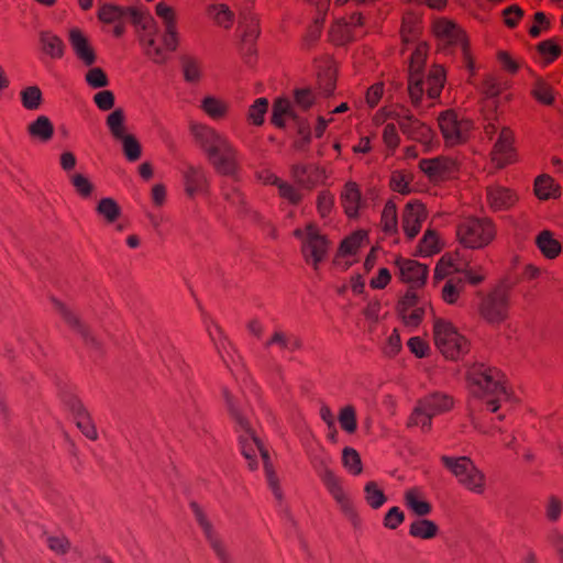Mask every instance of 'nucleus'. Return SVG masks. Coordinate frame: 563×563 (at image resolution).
<instances>
[{"mask_svg": "<svg viewBox=\"0 0 563 563\" xmlns=\"http://www.w3.org/2000/svg\"><path fill=\"white\" fill-rule=\"evenodd\" d=\"M223 396L228 409L236 422L241 453L247 461L249 468L251 471L257 470V456L260 455L263 461L267 485L274 497L280 501L283 499V489L278 475L271 462L268 451L263 446L251 426L245 406L238 396L233 395L228 389L223 390Z\"/></svg>", "mask_w": 563, "mask_h": 563, "instance_id": "nucleus-1", "label": "nucleus"}, {"mask_svg": "<svg viewBox=\"0 0 563 563\" xmlns=\"http://www.w3.org/2000/svg\"><path fill=\"white\" fill-rule=\"evenodd\" d=\"M190 133L218 174L233 177L239 173L240 152L225 134L202 123L190 124Z\"/></svg>", "mask_w": 563, "mask_h": 563, "instance_id": "nucleus-2", "label": "nucleus"}, {"mask_svg": "<svg viewBox=\"0 0 563 563\" xmlns=\"http://www.w3.org/2000/svg\"><path fill=\"white\" fill-rule=\"evenodd\" d=\"M155 13L162 20L164 26L162 45L156 41L157 26L154 20L153 24H150L140 35V44L147 58L155 64H164L168 59V53L175 52L179 45L177 14L175 9L165 2L156 4Z\"/></svg>", "mask_w": 563, "mask_h": 563, "instance_id": "nucleus-3", "label": "nucleus"}, {"mask_svg": "<svg viewBox=\"0 0 563 563\" xmlns=\"http://www.w3.org/2000/svg\"><path fill=\"white\" fill-rule=\"evenodd\" d=\"M428 55V45L420 42L411 53L409 62L408 91L411 102L419 106L422 96L426 93L429 99H437L445 84V71L442 66H433L426 78L421 70Z\"/></svg>", "mask_w": 563, "mask_h": 563, "instance_id": "nucleus-4", "label": "nucleus"}, {"mask_svg": "<svg viewBox=\"0 0 563 563\" xmlns=\"http://www.w3.org/2000/svg\"><path fill=\"white\" fill-rule=\"evenodd\" d=\"M468 379L472 394L483 400L488 411H497L509 400L506 377L498 368L484 364L475 365L468 372Z\"/></svg>", "mask_w": 563, "mask_h": 563, "instance_id": "nucleus-5", "label": "nucleus"}, {"mask_svg": "<svg viewBox=\"0 0 563 563\" xmlns=\"http://www.w3.org/2000/svg\"><path fill=\"white\" fill-rule=\"evenodd\" d=\"M313 467L327 492L333 498L343 516L354 528L360 527L362 522L361 517L358 516L350 494L344 487L343 478L336 475L323 460L318 463H313Z\"/></svg>", "mask_w": 563, "mask_h": 563, "instance_id": "nucleus-6", "label": "nucleus"}, {"mask_svg": "<svg viewBox=\"0 0 563 563\" xmlns=\"http://www.w3.org/2000/svg\"><path fill=\"white\" fill-rule=\"evenodd\" d=\"M98 19L104 24L113 25L112 34L115 37L123 36L128 23L142 30H146L150 24H153V18L146 11L111 3H104L99 8Z\"/></svg>", "mask_w": 563, "mask_h": 563, "instance_id": "nucleus-7", "label": "nucleus"}, {"mask_svg": "<svg viewBox=\"0 0 563 563\" xmlns=\"http://www.w3.org/2000/svg\"><path fill=\"white\" fill-rule=\"evenodd\" d=\"M441 462L466 490L476 495H483L486 492V475L471 457L442 455Z\"/></svg>", "mask_w": 563, "mask_h": 563, "instance_id": "nucleus-8", "label": "nucleus"}, {"mask_svg": "<svg viewBox=\"0 0 563 563\" xmlns=\"http://www.w3.org/2000/svg\"><path fill=\"white\" fill-rule=\"evenodd\" d=\"M497 228L488 217H468L463 219L456 228L459 242L473 250L489 245L496 238Z\"/></svg>", "mask_w": 563, "mask_h": 563, "instance_id": "nucleus-9", "label": "nucleus"}, {"mask_svg": "<svg viewBox=\"0 0 563 563\" xmlns=\"http://www.w3.org/2000/svg\"><path fill=\"white\" fill-rule=\"evenodd\" d=\"M294 235L301 242L300 251L306 264L318 271L331 246L328 238L313 223L307 224L303 229H296Z\"/></svg>", "mask_w": 563, "mask_h": 563, "instance_id": "nucleus-10", "label": "nucleus"}, {"mask_svg": "<svg viewBox=\"0 0 563 563\" xmlns=\"http://www.w3.org/2000/svg\"><path fill=\"white\" fill-rule=\"evenodd\" d=\"M433 339L440 352L450 360H459L470 350L468 340L449 321L435 319Z\"/></svg>", "mask_w": 563, "mask_h": 563, "instance_id": "nucleus-11", "label": "nucleus"}, {"mask_svg": "<svg viewBox=\"0 0 563 563\" xmlns=\"http://www.w3.org/2000/svg\"><path fill=\"white\" fill-rule=\"evenodd\" d=\"M433 32L443 48L460 49L465 67L470 71L474 70V60L470 52L468 42L460 26L451 20L441 18L434 21Z\"/></svg>", "mask_w": 563, "mask_h": 563, "instance_id": "nucleus-12", "label": "nucleus"}, {"mask_svg": "<svg viewBox=\"0 0 563 563\" xmlns=\"http://www.w3.org/2000/svg\"><path fill=\"white\" fill-rule=\"evenodd\" d=\"M452 407L453 399L449 395L442 393L430 394L419 400L410 416L409 424L429 431L432 418L451 410Z\"/></svg>", "mask_w": 563, "mask_h": 563, "instance_id": "nucleus-13", "label": "nucleus"}, {"mask_svg": "<svg viewBox=\"0 0 563 563\" xmlns=\"http://www.w3.org/2000/svg\"><path fill=\"white\" fill-rule=\"evenodd\" d=\"M510 308V289L500 284L492 289L481 301L479 314L492 324H499L508 318Z\"/></svg>", "mask_w": 563, "mask_h": 563, "instance_id": "nucleus-14", "label": "nucleus"}, {"mask_svg": "<svg viewBox=\"0 0 563 563\" xmlns=\"http://www.w3.org/2000/svg\"><path fill=\"white\" fill-rule=\"evenodd\" d=\"M438 124L445 144L450 146L467 141L473 130V121L452 109L440 113Z\"/></svg>", "mask_w": 563, "mask_h": 563, "instance_id": "nucleus-15", "label": "nucleus"}, {"mask_svg": "<svg viewBox=\"0 0 563 563\" xmlns=\"http://www.w3.org/2000/svg\"><path fill=\"white\" fill-rule=\"evenodd\" d=\"M190 508L206 541L220 563H231V556L223 538L213 527L203 509L196 503H191Z\"/></svg>", "mask_w": 563, "mask_h": 563, "instance_id": "nucleus-16", "label": "nucleus"}, {"mask_svg": "<svg viewBox=\"0 0 563 563\" xmlns=\"http://www.w3.org/2000/svg\"><path fill=\"white\" fill-rule=\"evenodd\" d=\"M62 400L71 411L76 426L81 433L87 439L96 441L98 439L96 424L81 400L70 391L63 393Z\"/></svg>", "mask_w": 563, "mask_h": 563, "instance_id": "nucleus-17", "label": "nucleus"}, {"mask_svg": "<svg viewBox=\"0 0 563 563\" xmlns=\"http://www.w3.org/2000/svg\"><path fill=\"white\" fill-rule=\"evenodd\" d=\"M395 120L407 137L423 144L432 141L433 131L431 128L410 114L408 110H401V112L396 113Z\"/></svg>", "mask_w": 563, "mask_h": 563, "instance_id": "nucleus-18", "label": "nucleus"}, {"mask_svg": "<svg viewBox=\"0 0 563 563\" xmlns=\"http://www.w3.org/2000/svg\"><path fill=\"white\" fill-rule=\"evenodd\" d=\"M419 168L431 181H442L454 175L456 162L446 156L423 158L419 162Z\"/></svg>", "mask_w": 563, "mask_h": 563, "instance_id": "nucleus-19", "label": "nucleus"}, {"mask_svg": "<svg viewBox=\"0 0 563 563\" xmlns=\"http://www.w3.org/2000/svg\"><path fill=\"white\" fill-rule=\"evenodd\" d=\"M518 194L499 184L486 188V203L493 212L508 211L518 202Z\"/></svg>", "mask_w": 563, "mask_h": 563, "instance_id": "nucleus-20", "label": "nucleus"}, {"mask_svg": "<svg viewBox=\"0 0 563 563\" xmlns=\"http://www.w3.org/2000/svg\"><path fill=\"white\" fill-rule=\"evenodd\" d=\"M184 188L189 198L208 195L210 184L202 166L188 165L183 170Z\"/></svg>", "mask_w": 563, "mask_h": 563, "instance_id": "nucleus-21", "label": "nucleus"}, {"mask_svg": "<svg viewBox=\"0 0 563 563\" xmlns=\"http://www.w3.org/2000/svg\"><path fill=\"white\" fill-rule=\"evenodd\" d=\"M426 219L427 211L422 203L411 201L405 206L401 216V228L409 240L418 235Z\"/></svg>", "mask_w": 563, "mask_h": 563, "instance_id": "nucleus-22", "label": "nucleus"}, {"mask_svg": "<svg viewBox=\"0 0 563 563\" xmlns=\"http://www.w3.org/2000/svg\"><path fill=\"white\" fill-rule=\"evenodd\" d=\"M514 158V132L509 128L503 126L492 151V161L501 168L510 164Z\"/></svg>", "mask_w": 563, "mask_h": 563, "instance_id": "nucleus-23", "label": "nucleus"}, {"mask_svg": "<svg viewBox=\"0 0 563 563\" xmlns=\"http://www.w3.org/2000/svg\"><path fill=\"white\" fill-rule=\"evenodd\" d=\"M68 41L76 57L87 67L97 60V54L87 35L78 27L68 32Z\"/></svg>", "mask_w": 563, "mask_h": 563, "instance_id": "nucleus-24", "label": "nucleus"}, {"mask_svg": "<svg viewBox=\"0 0 563 563\" xmlns=\"http://www.w3.org/2000/svg\"><path fill=\"white\" fill-rule=\"evenodd\" d=\"M399 277L402 282L418 287L424 284L428 275L427 266L410 258H399L396 261Z\"/></svg>", "mask_w": 563, "mask_h": 563, "instance_id": "nucleus-25", "label": "nucleus"}, {"mask_svg": "<svg viewBox=\"0 0 563 563\" xmlns=\"http://www.w3.org/2000/svg\"><path fill=\"white\" fill-rule=\"evenodd\" d=\"M54 306L64 321L82 338L86 344L98 345L97 339L92 335L90 329L68 307L58 300H54Z\"/></svg>", "mask_w": 563, "mask_h": 563, "instance_id": "nucleus-26", "label": "nucleus"}, {"mask_svg": "<svg viewBox=\"0 0 563 563\" xmlns=\"http://www.w3.org/2000/svg\"><path fill=\"white\" fill-rule=\"evenodd\" d=\"M292 179L302 188H313L323 177V172L314 164H295L290 169Z\"/></svg>", "mask_w": 563, "mask_h": 563, "instance_id": "nucleus-27", "label": "nucleus"}, {"mask_svg": "<svg viewBox=\"0 0 563 563\" xmlns=\"http://www.w3.org/2000/svg\"><path fill=\"white\" fill-rule=\"evenodd\" d=\"M361 190L356 183L349 181L341 192V205L349 218L358 216V211L363 206Z\"/></svg>", "mask_w": 563, "mask_h": 563, "instance_id": "nucleus-28", "label": "nucleus"}, {"mask_svg": "<svg viewBox=\"0 0 563 563\" xmlns=\"http://www.w3.org/2000/svg\"><path fill=\"white\" fill-rule=\"evenodd\" d=\"M533 191L538 199L550 200L560 197L561 187L553 177L542 174L534 179Z\"/></svg>", "mask_w": 563, "mask_h": 563, "instance_id": "nucleus-29", "label": "nucleus"}, {"mask_svg": "<svg viewBox=\"0 0 563 563\" xmlns=\"http://www.w3.org/2000/svg\"><path fill=\"white\" fill-rule=\"evenodd\" d=\"M40 44L44 54L53 59H60L65 54V43L51 31L40 32Z\"/></svg>", "mask_w": 563, "mask_h": 563, "instance_id": "nucleus-30", "label": "nucleus"}, {"mask_svg": "<svg viewBox=\"0 0 563 563\" xmlns=\"http://www.w3.org/2000/svg\"><path fill=\"white\" fill-rule=\"evenodd\" d=\"M536 244L542 255L549 260L556 258L562 251L561 243L549 230H543L537 235Z\"/></svg>", "mask_w": 563, "mask_h": 563, "instance_id": "nucleus-31", "label": "nucleus"}, {"mask_svg": "<svg viewBox=\"0 0 563 563\" xmlns=\"http://www.w3.org/2000/svg\"><path fill=\"white\" fill-rule=\"evenodd\" d=\"M207 15L220 27L230 29L235 20L234 12L224 3H213L207 7Z\"/></svg>", "mask_w": 563, "mask_h": 563, "instance_id": "nucleus-32", "label": "nucleus"}, {"mask_svg": "<svg viewBox=\"0 0 563 563\" xmlns=\"http://www.w3.org/2000/svg\"><path fill=\"white\" fill-rule=\"evenodd\" d=\"M537 51L543 59L544 65H549L561 56L563 52V38L552 37L544 40L537 45Z\"/></svg>", "mask_w": 563, "mask_h": 563, "instance_id": "nucleus-33", "label": "nucleus"}, {"mask_svg": "<svg viewBox=\"0 0 563 563\" xmlns=\"http://www.w3.org/2000/svg\"><path fill=\"white\" fill-rule=\"evenodd\" d=\"M404 500L405 505L419 517L427 516L432 510L431 505L422 498V493L417 487L406 490Z\"/></svg>", "mask_w": 563, "mask_h": 563, "instance_id": "nucleus-34", "label": "nucleus"}, {"mask_svg": "<svg viewBox=\"0 0 563 563\" xmlns=\"http://www.w3.org/2000/svg\"><path fill=\"white\" fill-rule=\"evenodd\" d=\"M184 78L187 82H198L202 74V62L192 55H184L180 58Z\"/></svg>", "mask_w": 563, "mask_h": 563, "instance_id": "nucleus-35", "label": "nucleus"}, {"mask_svg": "<svg viewBox=\"0 0 563 563\" xmlns=\"http://www.w3.org/2000/svg\"><path fill=\"white\" fill-rule=\"evenodd\" d=\"M438 532V525L424 518L415 520L409 528V534L411 537L422 540L433 539L437 537Z\"/></svg>", "mask_w": 563, "mask_h": 563, "instance_id": "nucleus-36", "label": "nucleus"}, {"mask_svg": "<svg viewBox=\"0 0 563 563\" xmlns=\"http://www.w3.org/2000/svg\"><path fill=\"white\" fill-rule=\"evenodd\" d=\"M27 132L32 137L47 142L54 134V126L51 120L45 115H40L27 126Z\"/></svg>", "mask_w": 563, "mask_h": 563, "instance_id": "nucleus-37", "label": "nucleus"}, {"mask_svg": "<svg viewBox=\"0 0 563 563\" xmlns=\"http://www.w3.org/2000/svg\"><path fill=\"white\" fill-rule=\"evenodd\" d=\"M463 263L457 260L454 254H445L441 257L435 266L434 275L435 278H446L453 273L462 272Z\"/></svg>", "mask_w": 563, "mask_h": 563, "instance_id": "nucleus-38", "label": "nucleus"}, {"mask_svg": "<svg viewBox=\"0 0 563 563\" xmlns=\"http://www.w3.org/2000/svg\"><path fill=\"white\" fill-rule=\"evenodd\" d=\"M107 126L113 136L114 140H120L126 134V126H125V113L123 109L118 108L114 111H112L106 120Z\"/></svg>", "mask_w": 563, "mask_h": 563, "instance_id": "nucleus-39", "label": "nucleus"}, {"mask_svg": "<svg viewBox=\"0 0 563 563\" xmlns=\"http://www.w3.org/2000/svg\"><path fill=\"white\" fill-rule=\"evenodd\" d=\"M296 114L290 102L286 99H278L273 106L272 123L283 128L287 119L296 120Z\"/></svg>", "mask_w": 563, "mask_h": 563, "instance_id": "nucleus-40", "label": "nucleus"}, {"mask_svg": "<svg viewBox=\"0 0 563 563\" xmlns=\"http://www.w3.org/2000/svg\"><path fill=\"white\" fill-rule=\"evenodd\" d=\"M533 98L542 104L553 106L555 101V91L551 84L542 78H538L531 89Z\"/></svg>", "mask_w": 563, "mask_h": 563, "instance_id": "nucleus-41", "label": "nucleus"}, {"mask_svg": "<svg viewBox=\"0 0 563 563\" xmlns=\"http://www.w3.org/2000/svg\"><path fill=\"white\" fill-rule=\"evenodd\" d=\"M201 108L213 120L224 119L229 112L225 101L210 96L202 100Z\"/></svg>", "mask_w": 563, "mask_h": 563, "instance_id": "nucleus-42", "label": "nucleus"}, {"mask_svg": "<svg viewBox=\"0 0 563 563\" xmlns=\"http://www.w3.org/2000/svg\"><path fill=\"white\" fill-rule=\"evenodd\" d=\"M267 347L277 345L280 350L296 351L301 346L300 340L291 334L283 331H276L265 344Z\"/></svg>", "mask_w": 563, "mask_h": 563, "instance_id": "nucleus-43", "label": "nucleus"}, {"mask_svg": "<svg viewBox=\"0 0 563 563\" xmlns=\"http://www.w3.org/2000/svg\"><path fill=\"white\" fill-rule=\"evenodd\" d=\"M96 211L108 224L114 223L121 216V208L112 198H102L98 202Z\"/></svg>", "mask_w": 563, "mask_h": 563, "instance_id": "nucleus-44", "label": "nucleus"}, {"mask_svg": "<svg viewBox=\"0 0 563 563\" xmlns=\"http://www.w3.org/2000/svg\"><path fill=\"white\" fill-rule=\"evenodd\" d=\"M22 106L26 110H37L43 102V93L37 86H27L20 91Z\"/></svg>", "mask_w": 563, "mask_h": 563, "instance_id": "nucleus-45", "label": "nucleus"}, {"mask_svg": "<svg viewBox=\"0 0 563 563\" xmlns=\"http://www.w3.org/2000/svg\"><path fill=\"white\" fill-rule=\"evenodd\" d=\"M268 110V100L257 98L250 107L246 113V120L250 124L261 126L265 121V114Z\"/></svg>", "mask_w": 563, "mask_h": 563, "instance_id": "nucleus-46", "label": "nucleus"}, {"mask_svg": "<svg viewBox=\"0 0 563 563\" xmlns=\"http://www.w3.org/2000/svg\"><path fill=\"white\" fill-rule=\"evenodd\" d=\"M330 36L333 43L336 45H343L346 42L352 41L355 34L347 21L342 19L332 25Z\"/></svg>", "mask_w": 563, "mask_h": 563, "instance_id": "nucleus-47", "label": "nucleus"}, {"mask_svg": "<svg viewBox=\"0 0 563 563\" xmlns=\"http://www.w3.org/2000/svg\"><path fill=\"white\" fill-rule=\"evenodd\" d=\"M464 289V279L459 276H451L442 288V298L445 302L453 305L457 301L460 292Z\"/></svg>", "mask_w": 563, "mask_h": 563, "instance_id": "nucleus-48", "label": "nucleus"}, {"mask_svg": "<svg viewBox=\"0 0 563 563\" xmlns=\"http://www.w3.org/2000/svg\"><path fill=\"white\" fill-rule=\"evenodd\" d=\"M364 239L365 234L363 232H355L341 242L338 252L345 256L355 258Z\"/></svg>", "mask_w": 563, "mask_h": 563, "instance_id": "nucleus-49", "label": "nucleus"}, {"mask_svg": "<svg viewBox=\"0 0 563 563\" xmlns=\"http://www.w3.org/2000/svg\"><path fill=\"white\" fill-rule=\"evenodd\" d=\"M364 497L368 506L373 509L380 508L387 500L383 489L378 487L376 482H368L364 487Z\"/></svg>", "mask_w": 563, "mask_h": 563, "instance_id": "nucleus-50", "label": "nucleus"}, {"mask_svg": "<svg viewBox=\"0 0 563 563\" xmlns=\"http://www.w3.org/2000/svg\"><path fill=\"white\" fill-rule=\"evenodd\" d=\"M122 143L123 154L130 162H135L141 157L142 147L133 134H126L119 140Z\"/></svg>", "mask_w": 563, "mask_h": 563, "instance_id": "nucleus-51", "label": "nucleus"}, {"mask_svg": "<svg viewBox=\"0 0 563 563\" xmlns=\"http://www.w3.org/2000/svg\"><path fill=\"white\" fill-rule=\"evenodd\" d=\"M382 225L385 232H397L398 219L397 207L393 201H388L382 212Z\"/></svg>", "mask_w": 563, "mask_h": 563, "instance_id": "nucleus-52", "label": "nucleus"}, {"mask_svg": "<svg viewBox=\"0 0 563 563\" xmlns=\"http://www.w3.org/2000/svg\"><path fill=\"white\" fill-rule=\"evenodd\" d=\"M420 23L413 14H406L402 19L401 37L404 42L409 43L418 37Z\"/></svg>", "mask_w": 563, "mask_h": 563, "instance_id": "nucleus-53", "label": "nucleus"}, {"mask_svg": "<svg viewBox=\"0 0 563 563\" xmlns=\"http://www.w3.org/2000/svg\"><path fill=\"white\" fill-rule=\"evenodd\" d=\"M342 464L353 475H358L362 473L361 456L353 448L343 449Z\"/></svg>", "mask_w": 563, "mask_h": 563, "instance_id": "nucleus-54", "label": "nucleus"}, {"mask_svg": "<svg viewBox=\"0 0 563 563\" xmlns=\"http://www.w3.org/2000/svg\"><path fill=\"white\" fill-rule=\"evenodd\" d=\"M69 180L74 186L76 192L84 199H88L91 197L95 186L93 184L82 174H71L69 175Z\"/></svg>", "mask_w": 563, "mask_h": 563, "instance_id": "nucleus-55", "label": "nucleus"}, {"mask_svg": "<svg viewBox=\"0 0 563 563\" xmlns=\"http://www.w3.org/2000/svg\"><path fill=\"white\" fill-rule=\"evenodd\" d=\"M440 251L439 238L433 230H427L419 243V253L423 256H430Z\"/></svg>", "mask_w": 563, "mask_h": 563, "instance_id": "nucleus-56", "label": "nucleus"}, {"mask_svg": "<svg viewBox=\"0 0 563 563\" xmlns=\"http://www.w3.org/2000/svg\"><path fill=\"white\" fill-rule=\"evenodd\" d=\"M341 428L347 433H354L357 429L356 411L351 405L343 407L339 413Z\"/></svg>", "mask_w": 563, "mask_h": 563, "instance_id": "nucleus-57", "label": "nucleus"}, {"mask_svg": "<svg viewBox=\"0 0 563 563\" xmlns=\"http://www.w3.org/2000/svg\"><path fill=\"white\" fill-rule=\"evenodd\" d=\"M85 80L93 89L104 88L109 85L108 76L100 67L90 68L85 75Z\"/></svg>", "mask_w": 563, "mask_h": 563, "instance_id": "nucleus-58", "label": "nucleus"}, {"mask_svg": "<svg viewBox=\"0 0 563 563\" xmlns=\"http://www.w3.org/2000/svg\"><path fill=\"white\" fill-rule=\"evenodd\" d=\"M336 76L335 69L329 66L323 73L318 75L319 88L324 95H331L335 89Z\"/></svg>", "mask_w": 563, "mask_h": 563, "instance_id": "nucleus-59", "label": "nucleus"}, {"mask_svg": "<svg viewBox=\"0 0 563 563\" xmlns=\"http://www.w3.org/2000/svg\"><path fill=\"white\" fill-rule=\"evenodd\" d=\"M45 543L57 555H65L70 549V542L64 536H47Z\"/></svg>", "mask_w": 563, "mask_h": 563, "instance_id": "nucleus-60", "label": "nucleus"}, {"mask_svg": "<svg viewBox=\"0 0 563 563\" xmlns=\"http://www.w3.org/2000/svg\"><path fill=\"white\" fill-rule=\"evenodd\" d=\"M277 189L279 196L291 205H298L302 199L301 192L285 180H280V183H278Z\"/></svg>", "mask_w": 563, "mask_h": 563, "instance_id": "nucleus-61", "label": "nucleus"}, {"mask_svg": "<svg viewBox=\"0 0 563 563\" xmlns=\"http://www.w3.org/2000/svg\"><path fill=\"white\" fill-rule=\"evenodd\" d=\"M411 177L402 172H394L390 178V187L394 191L399 194H407L410 191Z\"/></svg>", "mask_w": 563, "mask_h": 563, "instance_id": "nucleus-62", "label": "nucleus"}, {"mask_svg": "<svg viewBox=\"0 0 563 563\" xmlns=\"http://www.w3.org/2000/svg\"><path fill=\"white\" fill-rule=\"evenodd\" d=\"M334 206V196L328 191H321L317 197V209L321 218H325L332 211Z\"/></svg>", "mask_w": 563, "mask_h": 563, "instance_id": "nucleus-63", "label": "nucleus"}, {"mask_svg": "<svg viewBox=\"0 0 563 563\" xmlns=\"http://www.w3.org/2000/svg\"><path fill=\"white\" fill-rule=\"evenodd\" d=\"M323 18H317L314 22L308 27L303 37V46L306 48L312 47L320 38L322 32Z\"/></svg>", "mask_w": 563, "mask_h": 563, "instance_id": "nucleus-64", "label": "nucleus"}]
</instances>
